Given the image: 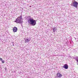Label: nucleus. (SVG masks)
I'll return each mask as SVG.
<instances>
[{"label": "nucleus", "instance_id": "39448f33", "mask_svg": "<svg viewBox=\"0 0 78 78\" xmlns=\"http://www.w3.org/2000/svg\"><path fill=\"white\" fill-rule=\"evenodd\" d=\"M56 75L58 77V78H61L62 76V75L61 74V73H60L59 72L57 73Z\"/></svg>", "mask_w": 78, "mask_h": 78}, {"label": "nucleus", "instance_id": "f257e3e1", "mask_svg": "<svg viewBox=\"0 0 78 78\" xmlns=\"http://www.w3.org/2000/svg\"><path fill=\"white\" fill-rule=\"evenodd\" d=\"M31 16H26L25 17V20L28 21V22L29 24L32 26H35L36 24V20L31 18Z\"/></svg>", "mask_w": 78, "mask_h": 78}, {"label": "nucleus", "instance_id": "7ed1b4c3", "mask_svg": "<svg viewBox=\"0 0 78 78\" xmlns=\"http://www.w3.org/2000/svg\"><path fill=\"white\" fill-rule=\"evenodd\" d=\"M73 6L75 7L76 8H77L78 7V3L75 1H74V2H73Z\"/></svg>", "mask_w": 78, "mask_h": 78}, {"label": "nucleus", "instance_id": "1a4fd4ad", "mask_svg": "<svg viewBox=\"0 0 78 78\" xmlns=\"http://www.w3.org/2000/svg\"><path fill=\"white\" fill-rule=\"evenodd\" d=\"M2 63H3H3H4L5 62V61L4 60H2Z\"/></svg>", "mask_w": 78, "mask_h": 78}, {"label": "nucleus", "instance_id": "9d476101", "mask_svg": "<svg viewBox=\"0 0 78 78\" xmlns=\"http://www.w3.org/2000/svg\"><path fill=\"white\" fill-rule=\"evenodd\" d=\"M0 61H3V59L1 58H0Z\"/></svg>", "mask_w": 78, "mask_h": 78}, {"label": "nucleus", "instance_id": "f8f14e48", "mask_svg": "<svg viewBox=\"0 0 78 78\" xmlns=\"http://www.w3.org/2000/svg\"><path fill=\"white\" fill-rule=\"evenodd\" d=\"M14 44V43H12V44L13 46H14V44Z\"/></svg>", "mask_w": 78, "mask_h": 78}, {"label": "nucleus", "instance_id": "f03ea898", "mask_svg": "<svg viewBox=\"0 0 78 78\" xmlns=\"http://www.w3.org/2000/svg\"><path fill=\"white\" fill-rule=\"evenodd\" d=\"M22 20H23V18H22V15H21L20 16H19L16 19V20L15 22H16V23H22L23 22Z\"/></svg>", "mask_w": 78, "mask_h": 78}, {"label": "nucleus", "instance_id": "0eeeda50", "mask_svg": "<svg viewBox=\"0 0 78 78\" xmlns=\"http://www.w3.org/2000/svg\"><path fill=\"white\" fill-rule=\"evenodd\" d=\"M53 32H54V33H55V31H56L57 30V27H54L53 28Z\"/></svg>", "mask_w": 78, "mask_h": 78}, {"label": "nucleus", "instance_id": "423d86ee", "mask_svg": "<svg viewBox=\"0 0 78 78\" xmlns=\"http://www.w3.org/2000/svg\"><path fill=\"white\" fill-rule=\"evenodd\" d=\"M13 32H17V28L16 27H14L13 28Z\"/></svg>", "mask_w": 78, "mask_h": 78}, {"label": "nucleus", "instance_id": "6e6552de", "mask_svg": "<svg viewBox=\"0 0 78 78\" xmlns=\"http://www.w3.org/2000/svg\"><path fill=\"white\" fill-rule=\"evenodd\" d=\"M25 43H26L27 42H29L30 41V40L28 39H26L25 40Z\"/></svg>", "mask_w": 78, "mask_h": 78}, {"label": "nucleus", "instance_id": "20e7f679", "mask_svg": "<svg viewBox=\"0 0 78 78\" xmlns=\"http://www.w3.org/2000/svg\"><path fill=\"white\" fill-rule=\"evenodd\" d=\"M62 68H64L65 69H68L69 67L68 65L67 64H65L64 65V66L62 67Z\"/></svg>", "mask_w": 78, "mask_h": 78}, {"label": "nucleus", "instance_id": "ddd939ff", "mask_svg": "<svg viewBox=\"0 0 78 78\" xmlns=\"http://www.w3.org/2000/svg\"><path fill=\"white\" fill-rule=\"evenodd\" d=\"M74 38H75V40H76V38H75V37H74Z\"/></svg>", "mask_w": 78, "mask_h": 78}, {"label": "nucleus", "instance_id": "9b49d317", "mask_svg": "<svg viewBox=\"0 0 78 78\" xmlns=\"http://www.w3.org/2000/svg\"><path fill=\"white\" fill-rule=\"evenodd\" d=\"M58 76H56L55 77V78H58Z\"/></svg>", "mask_w": 78, "mask_h": 78}]
</instances>
